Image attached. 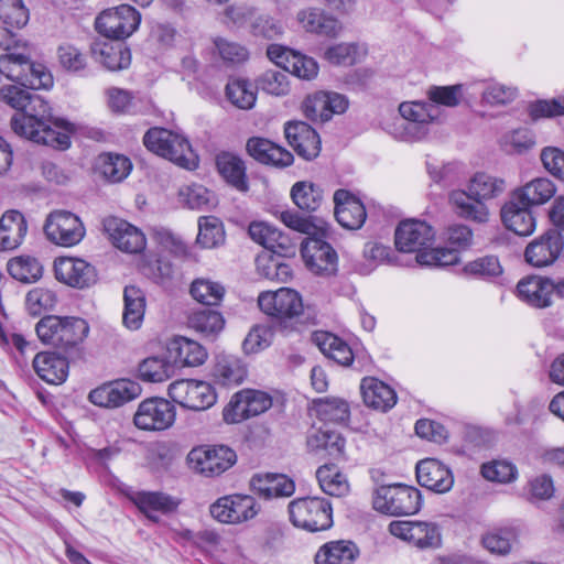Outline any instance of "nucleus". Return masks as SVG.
<instances>
[{"label":"nucleus","mask_w":564,"mask_h":564,"mask_svg":"<svg viewBox=\"0 0 564 564\" xmlns=\"http://www.w3.org/2000/svg\"><path fill=\"white\" fill-rule=\"evenodd\" d=\"M11 128L21 138L56 150L69 148V135L74 131L72 123L54 119L47 101L35 93L21 112L11 118Z\"/></svg>","instance_id":"f257e3e1"},{"label":"nucleus","mask_w":564,"mask_h":564,"mask_svg":"<svg viewBox=\"0 0 564 564\" xmlns=\"http://www.w3.org/2000/svg\"><path fill=\"white\" fill-rule=\"evenodd\" d=\"M506 188L503 178L477 172L469 178L466 189H453L448 194V203L458 217L486 224L491 215L487 202L501 196Z\"/></svg>","instance_id":"f03ea898"},{"label":"nucleus","mask_w":564,"mask_h":564,"mask_svg":"<svg viewBox=\"0 0 564 564\" xmlns=\"http://www.w3.org/2000/svg\"><path fill=\"white\" fill-rule=\"evenodd\" d=\"M435 231L425 221L408 219L395 230V247L401 252L416 253V262L427 267H445L458 262L457 253L446 248H430Z\"/></svg>","instance_id":"7ed1b4c3"},{"label":"nucleus","mask_w":564,"mask_h":564,"mask_svg":"<svg viewBox=\"0 0 564 564\" xmlns=\"http://www.w3.org/2000/svg\"><path fill=\"white\" fill-rule=\"evenodd\" d=\"M35 332L44 345L68 349L87 338L89 325L77 316L46 315L36 323Z\"/></svg>","instance_id":"20e7f679"},{"label":"nucleus","mask_w":564,"mask_h":564,"mask_svg":"<svg viewBox=\"0 0 564 564\" xmlns=\"http://www.w3.org/2000/svg\"><path fill=\"white\" fill-rule=\"evenodd\" d=\"M143 143L149 151L181 167L194 170L198 165L197 154L187 138L180 132L152 128L144 134Z\"/></svg>","instance_id":"39448f33"},{"label":"nucleus","mask_w":564,"mask_h":564,"mask_svg":"<svg viewBox=\"0 0 564 564\" xmlns=\"http://www.w3.org/2000/svg\"><path fill=\"white\" fill-rule=\"evenodd\" d=\"M373 510L390 517L412 516L422 507L421 491L402 484L381 485L371 494Z\"/></svg>","instance_id":"423d86ee"},{"label":"nucleus","mask_w":564,"mask_h":564,"mask_svg":"<svg viewBox=\"0 0 564 564\" xmlns=\"http://www.w3.org/2000/svg\"><path fill=\"white\" fill-rule=\"evenodd\" d=\"M290 520L294 527L317 532L333 524L330 503L318 497H304L289 503Z\"/></svg>","instance_id":"0eeeda50"},{"label":"nucleus","mask_w":564,"mask_h":564,"mask_svg":"<svg viewBox=\"0 0 564 564\" xmlns=\"http://www.w3.org/2000/svg\"><path fill=\"white\" fill-rule=\"evenodd\" d=\"M236 460V453L225 445L195 446L186 456L188 468L204 477L221 475L232 467Z\"/></svg>","instance_id":"6e6552de"},{"label":"nucleus","mask_w":564,"mask_h":564,"mask_svg":"<svg viewBox=\"0 0 564 564\" xmlns=\"http://www.w3.org/2000/svg\"><path fill=\"white\" fill-rule=\"evenodd\" d=\"M258 305L265 315L283 326L292 324L304 311L302 296L289 288L260 293Z\"/></svg>","instance_id":"1a4fd4ad"},{"label":"nucleus","mask_w":564,"mask_h":564,"mask_svg":"<svg viewBox=\"0 0 564 564\" xmlns=\"http://www.w3.org/2000/svg\"><path fill=\"white\" fill-rule=\"evenodd\" d=\"M167 395L181 408L191 411H206L217 401L213 386L203 380L180 379L167 387Z\"/></svg>","instance_id":"9d476101"},{"label":"nucleus","mask_w":564,"mask_h":564,"mask_svg":"<svg viewBox=\"0 0 564 564\" xmlns=\"http://www.w3.org/2000/svg\"><path fill=\"white\" fill-rule=\"evenodd\" d=\"M399 113L406 121L399 138L406 141L425 138L430 124L438 121L441 117L440 108L429 101H403L399 105Z\"/></svg>","instance_id":"9b49d317"},{"label":"nucleus","mask_w":564,"mask_h":564,"mask_svg":"<svg viewBox=\"0 0 564 564\" xmlns=\"http://www.w3.org/2000/svg\"><path fill=\"white\" fill-rule=\"evenodd\" d=\"M141 22V14L130 4L104 10L96 19V30L107 39L123 40L133 34Z\"/></svg>","instance_id":"f8f14e48"},{"label":"nucleus","mask_w":564,"mask_h":564,"mask_svg":"<svg viewBox=\"0 0 564 564\" xmlns=\"http://www.w3.org/2000/svg\"><path fill=\"white\" fill-rule=\"evenodd\" d=\"M388 531L391 535L421 551L436 550L442 545L441 529L434 522L392 521Z\"/></svg>","instance_id":"ddd939ff"},{"label":"nucleus","mask_w":564,"mask_h":564,"mask_svg":"<svg viewBox=\"0 0 564 564\" xmlns=\"http://www.w3.org/2000/svg\"><path fill=\"white\" fill-rule=\"evenodd\" d=\"M176 419L175 405L164 398H148L138 404L133 424L145 432H162L170 429Z\"/></svg>","instance_id":"4468645a"},{"label":"nucleus","mask_w":564,"mask_h":564,"mask_svg":"<svg viewBox=\"0 0 564 564\" xmlns=\"http://www.w3.org/2000/svg\"><path fill=\"white\" fill-rule=\"evenodd\" d=\"M43 229L47 240L61 247L78 245L86 234L82 219L77 215L63 209L50 213Z\"/></svg>","instance_id":"2eb2a0df"},{"label":"nucleus","mask_w":564,"mask_h":564,"mask_svg":"<svg viewBox=\"0 0 564 564\" xmlns=\"http://www.w3.org/2000/svg\"><path fill=\"white\" fill-rule=\"evenodd\" d=\"M272 397L260 390L243 389L235 393L223 410L228 424L240 423L267 412L272 406Z\"/></svg>","instance_id":"dca6fc26"},{"label":"nucleus","mask_w":564,"mask_h":564,"mask_svg":"<svg viewBox=\"0 0 564 564\" xmlns=\"http://www.w3.org/2000/svg\"><path fill=\"white\" fill-rule=\"evenodd\" d=\"M260 506L252 496L234 494L218 498L209 507L212 517L225 524H241L252 520Z\"/></svg>","instance_id":"f3484780"},{"label":"nucleus","mask_w":564,"mask_h":564,"mask_svg":"<svg viewBox=\"0 0 564 564\" xmlns=\"http://www.w3.org/2000/svg\"><path fill=\"white\" fill-rule=\"evenodd\" d=\"M301 256L306 268L317 275H332L337 271L338 257L326 241L307 237L301 245Z\"/></svg>","instance_id":"a211bd4d"},{"label":"nucleus","mask_w":564,"mask_h":564,"mask_svg":"<svg viewBox=\"0 0 564 564\" xmlns=\"http://www.w3.org/2000/svg\"><path fill=\"white\" fill-rule=\"evenodd\" d=\"M267 55L274 64L299 78L311 80L318 74V64L313 57L286 46L271 44Z\"/></svg>","instance_id":"6ab92c4d"},{"label":"nucleus","mask_w":564,"mask_h":564,"mask_svg":"<svg viewBox=\"0 0 564 564\" xmlns=\"http://www.w3.org/2000/svg\"><path fill=\"white\" fill-rule=\"evenodd\" d=\"M349 106L346 96L333 91H317L307 96L303 102V112L314 122H326L334 115L344 113Z\"/></svg>","instance_id":"aec40b11"},{"label":"nucleus","mask_w":564,"mask_h":564,"mask_svg":"<svg viewBox=\"0 0 564 564\" xmlns=\"http://www.w3.org/2000/svg\"><path fill=\"white\" fill-rule=\"evenodd\" d=\"M55 278L72 288L85 289L97 280L95 268L84 259L61 257L54 261Z\"/></svg>","instance_id":"412c9836"},{"label":"nucleus","mask_w":564,"mask_h":564,"mask_svg":"<svg viewBox=\"0 0 564 564\" xmlns=\"http://www.w3.org/2000/svg\"><path fill=\"white\" fill-rule=\"evenodd\" d=\"M308 453L319 459L340 460L346 455V440L337 431L316 429L306 438Z\"/></svg>","instance_id":"4be33fe9"},{"label":"nucleus","mask_w":564,"mask_h":564,"mask_svg":"<svg viewBox=\"0 0 564 564\" xmlns=\"http://www.w3.org/2000/svg\"><path fill=\"white\" fill-rule=\"evenodd\" d=\"M104 229L121 251L138 253L145 248L147 240L143 232L123 219L108 217L104 220Z\"/></svg>","instance_id":"5701e85b"},{"label":"nucleus","mask_w":564,"mask_h":564,"mask_svg":"<svg viewBox=\"0 0 564 564\" xmlns=\"http://www.w3.org/2000/svg\"><path fill=\"white\" fill-rule=\"evenodd\" d=\"M554 281L542 275H529L521 279L516 288L517 297L534 308L552 305Z\"/></svg>","instance_id":"b1692460"},{"label":"nucleus","mask_w":564,"mask_h":564,"mask_svg":"<svg viewBox=\"0 0 564 564\" xmlns=\"http://www.w3.org/2000/svg\"><path fill=\"white\" fill-rule=\"evenodd\" d=\"M562 236L550 230L539 238L532 240L525 248V261L535 268H543L553 264L563 250Z\"/></svg>","instance_id":"393cba45"},{"label":"nucleus","mask_w":564,"mask_h":564,"mask_svg":"<svg viewBox=\"0 0 564 564\" xmlns=\"http://www.w3.org/2000/svg\"><path fill=\"white\" fill-rule=\"evenodd\" d=\"M416 478L421 486L438 494L449 491L454 485L451 469L435 458H425L417 463Z\"/></svg>","instance_id":"a878e982"},{"label":"nucleus","mask_w":564,"mask_h":564,"mask_svg":"<svg viewBox=\"0 0 564 564\" xmlns=\"http://www.w3.org/2000/svg\"><path fill=\"white\" fill-rule=\"evenodd\" d=\"M335 216L344 228L356 230L366 221L367 213L364 203L346 189L334 194Z\"/></svg>","instance_id":"bb28decb"},{"label":"nucleus","mask_w":564,"mask_h":564,"mask_svg":"<svg viewBox=\"0 0 564 564\" xmlns=\"http://www.w3.org/2000/svg\"><path fill=\"white\" fill-rule=\"evenodd\" d=\"M284 132L290 145L305 160H313L319 154V137L307 123L303 121L289 122Z\"/></svg>","instance_id":"cd10ccee"},{"label":"nucleus","mask_w":564,"mask_h":564,"mask_svg":"<svg viewBox=\"0 0 564 564\" xmlns=\"http://www.w3.org/2000/svg\"><path fill=\"white\" fill-rule=\"evenodd\" d=\"M531 206L521 205V202L511 197L501 207V221L505 227L519 236H530L534 232L536 220L531 212Z\"/></svg>","instance_id":"c85d7f7f"},{"label":"nucleus","mask_w":564,"mask_h":564,"mask_svg":"<svg viewBox=\"0 0 564 564\" xmlns=\"http://www.w3.org/2000/svg\"><path fill=\"white\" fill-rule=\"evenodd\" d=\"M129 498L153 522L159 521L160 514L175 511L180 505L177 499L160 491H137Z\"/></svg>","instance_id":"c756f323"},{"label":"nucleus","mask_w":564,"mask_h":564,"mask_svg":"<svg viewBox=\"0 0 564 564\" xmlns=\"http://www.w3.org/2000/svg\"><path fill=\"white\" fill-rule=\"evenodd\" d=\"M91 54L98 63L111 72L126 69L131 64L130 50L122 42L95 41L91 45Z\"/></svg>","instance_id":"7c9ffc66"},{"label":"nucleus","mask_w":564,"mask_h":564,"mask_svg":"<svg viewBox=\"0 0 564 564\" xmlns=\"http://www.w3.org/2000/svg\"><path fill=\"white\" fill-rule=\"evenodd\" d=\"M166 349L174 366L197 367L207 359V351L199 343L183 336L170 339Z\"/></svg>","instance_id":"2f4dec72"},{"label":"nucleus","mask_w":564,"mask_h":564,"mask_svg":"<svg viewBox=\"0 0 564 564\" xmlns=\"http://www.w3.org/2000/svg\"><path fill=\"white\" fill-rule=\"evenodd\" d=\"M557 186L549 177H535L512 192L513 197L521 202V205L531 207L547 204L556 194Z\"/></svg>","instance_id":"473e14b6"},{"label":"nucleus","mask_w":564,"mask_h":564,"mask_svg":"<svg viewBox=\"0 0 564 564\" xmlns=\"http://www.w3.org/2000/svg\"><path fill=\"white\" fill-rule=\"evenodd\" d=\"M361 395L368 408L387 412L397 404L395 391L386 382L368 377L360 384Z\"/></svg>","instance_id":"72a5a7b5"},{"label":"nucleus","mask_w":564,"mask_h":564,"mask_svg":"<svg viewBox=\"0 0 564 564\" xmlns=\"http://www.w3.org/2000/svg\"><path fill=\"white\" fill-rule=\"evenodd\" d=\"M33 368L36 375L50 384H61L68 376V360L52 351L35 355Z\"/></svg>","instance_id":"f704fd0d"},{"label":"nucleus","mask_w":564,"mask_h":564,"mask_svg":"<svg viewBox=\"0 0 564 564\" xmlns=\"http://www.w3.org/2000/svg\"><path fill=\"white\" fill-rule=\"evenodd\" d=\"M247 151L252 158L264 164L288 166L293 162L291 152L263 138H250L247 142Z\"/></svg>","instance_id":"c9c22d12"},{"label":"nucleus","mask_w":564,"mask_h":564,"mask_svg":"<svg viewBox=\"0 0 564 564\" xmlns=\"http://www.w3.org/2000/svg\"><path fill=\"white\" fill-rule=\"evenodd\" d=\"M28 231V223L22 213L8 210L0 218V251L18 248Z\"/></svg>","instance_id":"e433bc0d"},{"label":"nucleus","mask_w":564,"mask_h":564,"mask_svg":"<svg viewBox=\"0 0 564 564\" xmlns=\"http://www.w3.org/2000/svg\"><path fill=\"white\" fill-rule=\"evenodd\" d=\"M252 489L265 499L290 497L295 490L294 481L283 474H258L251 478Z\"/></svg>","instance_id":"4c0bfd02"},{"label":"nucleus","mask_w":564,"mask_h":564,"mask_svg":"<svg viewBox=\"0 0 564 564\" xmlns=\"http://www.w3.org/2000/svg\"><path fill=\"white\" fill-rule=\"evenodd\" d=\"M359 556L358 546L346 540L323 544L315 554L316 564H352Z\"/></svg>","instance_id":"58836bf2"},{"label":"nucleus","mask_w":564,"mask_h":564,"mask_svg":"<svg viewBox=\"0 0 564 564\" xmlns=\"http://www.w3.org/2000/svg\"><path fill=\"white\" fill-rule=\"evenodd\" d=\"M225 96L234 107L250 110L256 106L258 89L250 79L231 76L226 84Z\"/></svg>","instance_id":"ea45409f"},{"label":"nucleus","mask_w":564,"mask_h":564,"mask_svg":"<svg viewBox=\"0 0 564 564\" xmlns=\"http://www.w3.org/2000/svg\"><path fill=\"white\" fill-rule=\"evenodd\" d=\"M313 340L319 350L329 359L341 366H350L354 354L350 346L338 336L327 332H316Z\"/></svg>","instance_id":"a19ab883"},{"label":"nucleus","mask_w":564,"mask_h":564,"mask_svg":"<svg viewBox=\"0 0 564 564\" xmlns=\"http://www.w3.org/2000/svg\"><path fill=\"white\" fill-rule=\"evenodd\" d=\"M175 373V366L166 356H150L140 361L138 377L144 382L162 383Z\"/></svg>","instance_id":"79ce46f5"},{"label":"nucleus","mask_w":564,"mask_h":564,"mask_svg":"<svg viewBox=\"0 0 564 564\" xmlns=\"http://www.w3.org/2000/svg\"><path fill=\"white\" fill-rule=\"evenodd\" d=\"M123 325L131 329L137 330L141 327L145 313V296L144 293L134 285L126 286L123 292Z\"/></svg>","instance_id":"37998d69"},{"label":"nucleus","mask_w":564,"mask_h":564,"mask_svg":"<svg viewBox=\"0 0 564 564\" xmlns=\"http://www.w3.org/2000/svg\"><path fill=\"white\" fill-rule=\"evenodd\" d=\"M132 169L130 160L120 154L102 153L95 163L96 172L105 180L117 183L126 178Z\"/></svg>","instance_id":"c03bdc74"},{"label":"nucleus","mask_w":564,"mask_h":564,"mask_svg":"<svg viewBox=\"0 0 564 564\" xmlns=\"http://www.w3.org/2000/svg\"><path fill=\"white\" fill-rule=\"evenodd\" d=\"M321 489L329 496L344 497L350 490L349 481L334 464H325L316 470Z\"/></svg>","instance_id":"a18cd8bd"},{"label":"nucleus","mask_w":564,"mask_h":564,"mask_svg":"<svg viewBox=\"0 0 564 564\" xmlns=\"http://www.w3.org/2000/svg\"><path fill=\"white\" fill-rule=\"evenodd\" d=\"M188 326L205 338H215L225 328V318L218 311L198 310L189 315Z\"/></svg>","instance_id":"49530a36"},{"label":"nucleus","mask_w":564,"mask_h":564,"mask_svg":"<svg viewBox=\"0 0 564 564\" xmlns=\"http://www.w3.org/2000/svg\"><path fill=\"white\" fill-rule=\"evenodd\" d=\"M7 270L17 281L22 283H34L43 275L42 263L32 256L22 254L8 261Z\"/></svg>","instance_id":"de8ad7c7"},{"label":"nucleus","mask_w":564,"mask_h":564,"mask_svg":"<svg viewBox=\"0 0 564 564\" xmlns=\"http://www.w3.org/2000/svg\"><path fill=\"white\" fill-rule=\"evenodd\" d=\"M216 165L221 176L239 191L247 189L246 167L240 158L224 152L217 155Z\"/></svg>","instance_id":"09e8293b"},{"label":"nucleus","mask_w":564,"mask_h":564,"mask_svg":"<svg viewBox=\"0 0 564 564\" xmlns=\"http://www.w3.org/2000/svg\"><path fill=\"white\" fill-rule=\"evenodd\" d=\"M300 25L307 32L334 36L340 30L335 19L325 17L319 10L305 9L297 13Z\"/></svg>","instance_id":"8fccbe9b"},{"label":"nucleus","mask_w":564,"mask_h":564,"mask_svg":"<svg viewBox=\"0 0 564 564\" xmlns=\"http://www.w3.org/2000/svg\"><path fill=\"white\" fill-rule=\"evenodd\" d=\"M362 257L367 263H360L356 270L364 275L369 274L380 264H392L395 262L394 251L380 242H367L362 250Z\"/></svg>","instance_id":"3c124183"},{"label":"nucleus","mask_w":564,"mask_h":564,"mask_svg":"<svg viewBox=\"0 0 564 564\" xmlns=\"http://www.w3.org/2000/svg\"><path fill=\"white\" fill-rule=\"evenodd\" d=\"M367 54V47L358 43H338L326 48L324 57L334 65L350 66L360 62Z\"/></svg>","instance_id":"603ef678"},{"label":"nucleus","mask_w":564,"mask_h":564,"mask_svg":"<svg viewBox=\"0 0 564 564\" xmlns=\"http://www.w3.org/2000/svg\"><path fill=\"white\" fill-rule=\"evenodd\" d=\"M226 234L221 220L215 216H202L198 219L196 241L206 249H213L225 242Z\"/></svg>","instance_id":"864d4df0"},{"label":"nucleus","mask_w":564,"mask_h":564,"mask_svg":"<svg viewBox=\"0 0 564 564\" xmlns=\"http://www.w3.org/2000/svg\"><path fill=\"white\" fill-rule=\"evenodd\" d=\"M213 43L216 55L228 66L241 65L250 57L249 48L240 42L218 36Z\"/></svg>","instance_id":"5fc2aeb1"},{"label":"nucleus","mask_w":564,"mask_h":564,"mask_svg":"<svg viewBox=\"0 0 564 564\" xmlns=\"http://www.w3.org/2000/svg\"><path fill=\"white\" fill-rule=\"evenodd\" d=\"M180 202L191 209L205 210L217 205L214 193L200 184L185 185L178 192Z\"/></svg>","instance_id":"6e6d98bb"},{"label":"nucleus","mask_w":564,"mask_h":564,"mask_svg":"<svg viewBox=\"0 0 564 564\" xmlns=\"http://www.w3.org/2000/svg\"><path fill=\"white\" fill-rule=\"evenodd\" d=\"M291 197L300 209L315 212L323 202V191L311 182H296L291 188Z\"/></svg>","instance_id":"4d7b16f0"},{"label":"nucleus","mask_w":564,"mask_h":564,"mask_svg":"<svg viewBox=\"0 0 564 564\" xmlns=\"http://www.w3.org/2000/svg\"><path fill=\"white\" fill-rule=\"evenodd\" d=\"M316 415L325 422L344 423L349 419L348 403L339 398H322L314 402Z\"/></svg>","instance_id":"13d9d810"},{"label":"nucleus","mask_w":564,"mask_h":564,"mask_svg":"<svg viewBox=\"0 0 564 564\" xmlns=\"http://www.w3.org/2000/svg\"><path fill=\"white\" fill-rule=\"evenodd\" d=\"M57 304L56 292L48 288L36 286L31 289L25 295V310L32 316L53 311Z\"/></svg>","instance_id":"bf43d9fd"},{"label":"nucleus","mask_w":564,"mask_h":564,"mask_svg":"<svg viewBox=\"0 0 564 564\" xmlns=\"http://www.w3.org/2000/svg\"><path fill=\"white\" fill-rule=\"evenodd\" d=\"M189 292L195 301L212 306L221 302L225 288L210 279L198 278L192 282Z\"/></svg>","instance_id":"052dcab7"},{"label":"nucleus","mask_w":564,"mask_h":564,"mask_svg":"<svg viewBox=\"0 0 564 564\" xmlns=\"http://www.w3.org/2000/svg\"><path fill=\"white\" fill-rule=\"evenodd\" d=\"M246 375L243 365L235 357L219 358L214 368V377L225 386L241 383Z\"/></svg>","instance_id":"680f3d73"},{"label":"nucleus","mask_w":564,"mask_h":564,"mask_svg":"<svg viewBox=\"0 0 564 564\" xmlns=\"http://www.w3.org/2000/svg\"><path fill=\"white\" fill-rule=\"evenodd\" d=\"M462 271L468 278L492 279L501 275L503 270L497 257L484 256L467 262Z\"/></svg>","instance_id":"e2e57ef3"},{"label":"nucleus","mask_w":564,"mask_h":564,"mask_svg":"<svg viewBox=\"0 0 564 564\" xmlns=\"http://www.w3.org/2000/svg\"><path fill=\"white\" fill-rule=\"evenodd\" d=\"M481 475L488 481L509 484L518 478V469L510 460L492 459L481 465Z\"/></svg>","instance_id":"0e129e2a"},{"label":"nucleus","mask_w":564,"mask_h":564,"mask_svg":"<svg viewBox=\"0 0 564 564\" xmlns=\"http://www.w3.org/2000/svg\"><path fill=\"white\" fill-rule=\"evenodd\" d=\"M250 238L267 249L274 250L284 245L282 232L264 221H253L248 229Z\"/></svg>","instance_id":"69168bd1"},{"label":"nucleus","mask_w":564,"mask_h":564,"mask_svg":"<svg viewBox=\"0 0 564 564\" xmlns=\"http://www.w3.org/2000/svg\"><path fill=\"white\" fill-rule=\"evenodd\" d=\"M30 58L23 54L7 53L0 56V75L24 85Z\"/></svg>","instance_id":"338daca9"},{"label":"nucleus","mask_w":564,"mask_h":564,"mask_svg":"<svg viewBox=\"0 0 564 564\" xmlns=\"http://www.w3.org/2000/svg\"><path fill=\"white\" fill-rule=\"evenodd\" d=\"M501 142L507 152L516 154H523L536 144L533 131L528 128H519L506 133Z\"/></svg>","instance_id":"774afa93"}]
</instances>
